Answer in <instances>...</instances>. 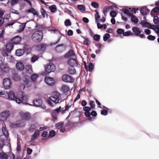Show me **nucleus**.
<instances>
[{
    "mask_svg": "<svg viewBox=\"0 0 159 159\" xmlns=\"http://www.w3.org/2000/svg\"><path fill=\"white\" fill-rule=\"evenodd\" d=\"M8 155L3 152L0 153V158L1 159H7Z\"/></svg>",
    "mask_w": 159,
    "mask_h": 159,
    "instance_id": "473e14b6",
    "label": "nucleus"
},
{
    "mask_svg": "<svg viewBox=\"0 0 159 159\" xmlns=\"http://www.w3.org/2000/svg\"><path fill=\"white\" fill-rule=\"evenodd\" d=\"M148 28L153 29L155 30L158 36H159V24H157L156 26L154 25H150L148 27Z\"/></svg>",
    "mask_w": 159,
    "mask_h": 159,
    "instance_id": "2eb2a0df",
    "label": "nucleus"
},
{
    "mask_svg": "<svg viewBox=\"0 0 159 159\" xmlns=\"http://www.w3.org/2000/svg\"><path fill=\"white\" fill-rule=\"evenodd\" d=\"M2 130L4 135L6 137H7L8 136V131L6 130V128H4V129H3V128H2Z\"/></svg>",
    "mask_w": 159,
    "mask_h": 159,
    "instance_id": "3c124183",
    "label": "nucleus"
},
{
    "mask_svg": "<svg viewBox=\"0 0 159 159\" xmlns=\"http://www.w3.org/2000/svg\"><path fill=\"white\" fill-rule=\"evenodd\" d=\"M15 125L17 127H22L25 126V124L23 122H20L15 124Z\"/></svg>",
    "mask_w": 159,
    "mask_h": 159,
    "instance_id": "79ce46f5",
    "label": "nucleus"
},
{
    "mask_svg": "<svg viewBox=\"0 0 159 159\" xmlns=\"http://www.w3.org/2000/svg\"><path fill=\"white\" fill-rule=\"evenodd\" d=\"M40 11L43 18L45 17V15L47 17L48 16V14L46 13L45 10L43 8H41L40 9Z\"/></svg>",
    "mask_w": 159,
    "mask_h": 159,
    "instance_id": "58836bf2",
    "label": "nucleus"
},
{
    "mask_svg": "<svg viewBox=\"0 0 159 159\" xmlns=\"http://www.w3.org/2000/svg\"><path fill=\"white\" fill-rule=\"evenodd\" d=\"M19 114L21 119L25 121L29 120L31 118V114L28 112H20Z\"/></svg>",
    "mask_w": 159,
    "mask_h": 159,
    "instance_id": "20e7f679",
    "label": "nucleus"
},
{
    "mask_svg": "<svg viewBox=\"0 0 159 159\" xmlns=\"http://www.w3.org/2000/svg\"><path fill=\"white\" fill-rule=\"evenodd\" d=\"M26 76H27L26 75L23 78V80L25 83L27 84L29 82V79H28V78L29 77L28 76L27 78Z\"/></svg>",
    "mask_w": 159,
    "mask_h": 159,
    "instance_id": "bf43d9fd",
    "label": "nucleus"
},
{
    "mask_svg": "<svg viewBox=\"0 0 159 159\" xmlns=\"http://www.w3.org/2000/svg\"><path fill=\"white\" fill-rule=\"evenodd\" d=\"M147 38L150 40L153 41L155 39V37L152 35H149L148 36Z\"/></svg>",
    "mask_w": 159,
    "mask_h": 159,
    "instance_id": "13d9d810",
    "label": "nucleus"
},
{
    "mask_svg": "<svg viewBox=\"0 0 159 159\" xmlns=\"http://www.w3.org/2000/svg\"><path fill=\"white\" fill-rule=\"evenodd\" d=\"M96 14H95V19L96 22H97L98 20L100 18V16L99 15L98 12L97 10H95Z\"/></svg>",
    "mask_w": 159,
    "mask_h": 159,
    "instance_id": "e433bc0d",
    "label": "nucleus"
},
{
    "mask_svg": "<svg viewBox=\"0 0 159 159\" xmlns=\"http://www.w3.org/2000/svg\"><path fill=\"white\" fill-rule=\"evenodd\" d=\"M44 67L45 71L48 73L53 72L56 70V66L52 63H50L45 65Z\"/></svg>",
    "mask_w": 159,
    "mask_h": 159,
    "instance_id": "39448f33",
    "label": "nucleus"
},
{
    "mask_svg": "<svg viewBox=\"0 0 159 159\" xmlns=\"http://www.w3.org/2000/svg\"><path fill=\"white\" fill-rule=\"evenodd\" d=\"M18 98L16 99V102L19 104L22 103L30 105L29 102V96L25 94L24 92H21L18 94Z\"/></svg>",
    "mask_w": 159,
    "mask_h": 159,
    "instance_id": "f03ea898",
    "label": "nucleus"
},
{
    "mask_svg": "<svg viewBox=\"0 0 159 159\" xmlns=\"http://www.w3.org/2000/svg\"><path fill=\"white\" fill-rule=\"evenodd\" d=\"M44 81L47 84L50 86L53 85L55 82L53 78L50 77H45Z\"/></svg>",
    "mask_w": 159,
    "mask_h": 159,
    "instance_id": "1a4fd4ad",
    "label": "nucleus"
},
{
    "mask_svg": "<svg viewBox=\"0 0 159 159\" xmlns=\"http://www.w3.org/2000/svg\"><path fill=\"white\" fill-rule=\"evenodd\" d=\"M50 100H47L48 103L51 106H53L52 101L55 104L61 102V95L58 92L55 91L53 92L52 93V95L49 98Z\"/></svg>",
    "mask_w": 159,
    "mask_h": 159,
    "instance_id": "f257e3e1",
    "label": "nucleus"
},
{
    "mask_svg": "<svg viewBox=\"0 0 159 159\" xmlns=\"http://www.w3.org/2000/svg\"><path fill=\"white\" fill-rule=\"evenodd\" d=\"M62 79L63 81L67 83H73L74 81V79L70 75H64L62 77Z\"/></svg>",
    "mask_w": 159,
    "mask_h": 159,
    "instance_id": "423d86ee",
    "label": "nucleus"
},
{
    "mask_svg": "<svg viewBox=\"0 0 159 159\" xmlns=\"http://www.w3.org/2000/svg\"><path fill=\"white\" fill-rule=\"evenodd\" d=\"M63 122H58L56 124L55 126L56 127V128L58 129H60L63 126Z\"/></svg>",
    "mask_w": 159,
    "mask_h": 159,
    "instance_id": "c03bdc74",
    "label": "nucleus"
},
{
    "mask_svg": "<svg viewBox=\"0 0 159 159\" xmlns=\"http://www.w3.org/2000/svg\"><path fill=\"white\" fill-rule=\"evenodd\" d=\"M6 15H5L4 17H0V28L2 26V24L4 23Z\"/></svg>",
    "mask_w": 159,
    "mask_h": 159,
    "instance_id": "8fccbe9b",
    "label": "nucleus"
},
{
    "mask_svg": "<svg viewBox=\"0 0 159 159\" xmlns=\"http://www.w3.org/2000/svg\"><path fill=\"white\" fill-rule=\"evenodd\" d=\"M83 110L85 111L84 115L87 117H90V111L91 110V108L88 107H83Z\"/></svg>",
    "mask_w": 159,
    "mask_h": 159,
    "instance_id": "ddd939ff",
    "label": "nucleus"
},
{
    "mask_svg": "<svg viewBox=\"0 0 159 159\" xmlns=\"http://www.w3.org/2000/svg\"><path fill=\"white\" fill-rule=\"evenodd\" d=\"M49 9L50 10L52 13L55 12L57 10L56 7L55 5H52L49 7Z\"/></svg>",
    "mask_w": 159,
    "mask_h": 159,
    "instance_id": "a19ab883",
    "label": "nucleus"
},
{
    "mask_svg": "<svg viewBox=\"0 0 159 159\" xmlns=\"http://www.w3.org/2000/svg\"><path fill=\"white\" fill-rule=\"evenodd\" d=\"M74 66H70L68 68V73L70 74H74L76 70L74 67Z\"/></svg>",
    "mask_w": 159,
    "mask_h": 159,
    "instance_id": "c85d7f7f",
    "label": "nucleus"
},
{
    "mask_svg": "<svg viewBox=\"0 0 159 159\" xmlns=\"http://www.w3.org/2000/svg\"><path fill=\"white\" fill-rule=\"evenodd\" d=\"M1 55L4 57L7 56L8 55L7 51L5 50L2 51Z\"/></svg>",
    "mask_w": 159,
    "mask_h": 159,
    "instance_id": "680f3d73",
    "label": "nucleus"
},
{
    "mask_svg": "<svg viewBox=\"0 0 159 159\" xmlns=\"http://www.w3.org/2000/svg\"><path fill=\"white\" fill-rule=\"evenodd\" d=\"M153 21L155 24H159V17L157 16H154Z\"/></svg>",
    "mask_w": 159,
    "mask_h": 159,
    "instance_id": "ea45409f",
    "label": "nucleus"
},
{
    "mask_svg": "<svg viewBox=\"0 0 159 159\" xmlns=\"http://www.w3.org/2000/svg\"><path fill=\"white\" fill-rule=\"evenodd\" d=\"M38 77V75L37 74H34L31 75L30 78L33 81L35 82Z\"/></svg>",
    "mask_w": 159,
    "mask_h": 159,
    "instance_id": "f704fd0d",
    "label": "nucleus"
},
{
    "mask_svg": "<svg viewBox=\"0 0 159 159\" xmlns=\"http://www.w3.org/2000/svg\"><path fill=\"white\" fill-rule=\"evenodd\" d=\"M56 135L55 131L53 130L50 131L49 133V136L51 137H54Z\"/></svg>",
    "mask_w": 159,
    "mask_h": 159,
    "instance_id": "864d4df0",
    "label": "nucleus"
},
{
    "mask_svg": "<svg viewBox=\"0 0 159 159\" xmlns=\"http://www.w3.org/2000/svg\"><path fill=\"white\" fill-rule=\"evenodd\" d=\"M107 111L105 110H103L101 111V114L104 116H106L107 114Z\"/></svg>",
    "mask_w": 159,
    "mask_h": 159,
    "instance_id": "69168bd1",
    "label": "nucleus"
},
{
    "mask_svg": "<svg viewBox=\"0 0 159 159\" xmlns=\"http://www.w3.org/2000/svg\"><path fill=\"white\" fill-rule=\"evenodd\" d=\"M24 69L25 70L26 73L27 74H31L33 72L31 67L29 65H26Z\"/></svg>",
    "mask_w": 159,
    "mask_h": 159,
    "instance_id": "cd10ccee",
    "label": "nucleus"
},
{
    "mask_svg": "<svg viewBox=\"0 0 159 159\" xmlns=\"http://www.w3.org/2000/svg\"><path fill=\"white\" fill-rule=\"evenodd\" d=\"M132 30L135 35L136 36H139V34L141 33V30L139 28L136 27H133Z\"/></svg>",
    "mask_w": 159,
    "mask_h": 159,
    "instance_id": "5701e85b",
    "label": "nucleus"
},
{
    "mask_svg": "<svg viewBox=\"0 0 159 159\" xmlns=\"http://www.w3.org/2000/svg\"><path fill=\"white\" fill-rule=\"evenodd\" d=\"M39 131L38 129H37L35 131L34 134L31 136V141L32 142L34 141L37 139V136L39 135Z\"/></svg>",
    "mask_w": 159,
    "mask_h": 159,
    "instance_id": "4be33fe9",
    "label": "nucleus"
},
{
    "mask_svg": "<svg viewBox=\"0 0 159 159\" xmlns=\"http://www.w3.org/2000/svg\"><path fill=\"white\" fill-rule=\"evenodd\" d=\"M11 84V80L9 78H6L3 80V85L6 89H9L10 88Z\"/></svg>",
    "mask_w": 159,
    "mask_h": 159,
    "instance_id": "6e6552de",
    "label": "nucleus"
},
{
    "mask_svg": "<svg viewBox=\"0 0 159 159\" xmlns=\"http://www.w3.org/2000/svg\"><path fill=\"white\" fill-rule=\"evenodd\" d=\"M153 12L157 13L158 15H159V7H156L154 8L151 11V14H152Z\"/></svg>",
    "mask_w": 159,
    "mask_h": 159,
    "instance_id": "72a5a7b5",
    "label": "nucleus"
},
{
    "mask_svg": "<svg viewBox=\"0 0 159 159\" xmlns=\"http://www.w3.org/2000/svg\"><path fill=\"white\" fill-rule=\"evenodd\" d=\"M33 104L35 106L39 107L41 106L42 104V101L40 99H35L32 102Z\"/></svg>",
    "mask_w": 159,
    "mask_h": 159,
    "instance_id": "4468645a",
    "label": "nucleus"
},
{
    "mask_svg": "<svg viewBox=\"0 0 159 159\" xmlns=\"http://www.w3.org/2000/svg\"><path fill=\"white\" fill-rule=\"evenodd\" d=\"M76 58L75 57L70 58L67 61V63L70 66H77L78 64L76 60Z\"/></svg>",
    "mask_w": 159,
    "mask_h": 159,
    "instance_id": "9d476101",
    "label": "nucleus"
},
{
    "mask_svg": "<svg viewBox=\"0 0 159 159\" xmlns=\"http://www.w3.org/2000/svg\"><path fill=\"white\" fill-rule=\"evenodd\" d=\"M16 67L17 70L21 71L24 69L25 66L23 63L18 62L16 64Z\"/></svg>",
    "mask_w": 159,
    "mask_h": 159,
    "instance_id": "a211bd4d",
    "label": "nucleus"
},
{
    "mask_svg": "<svg viewBox=\"0 0 159 159\" xmlns=\"http://www.w3.org/2000/svg\"><path fill=\"white\" fill-rule=\"evenodd\" d=\"M9 116V111H8L2 112L1 114V118L4 120H6Z\"/></svg>",
    "mask_w": 159,
    "mask_h": 159,
    "instance_id": "393cba45",
    "label": "nucleus"
},
{
    "mask_svg": "<svg viewBox=\"0 0 159 159\" xmlns=\"http://www.w3.org/2000/svg\"><path fill=\"white\" fill-rule=\"evenodd\" d=\"M141 13L143 15H146L149 12V10L146 6L141 8L140 10Z\"/></svg>",
    "mask_w": 159,
    "mask_h": 159,
    "instance_id": "f3484780",
    "label": "nucleus"
},
{
    "mask_svg": "<svg viewBox=\"0 0 159 159\" xmlns=\"http://www.w3.org/2000/svg\"><path fill=\"white\" fill-rule=\"evenodd\" d=\"M70 90V87L66 85H63L61 88V91L64 94H67Z\"/></svg>",
    "mask_w": 159,
    "mask_h": 159,
    "instance_id": "aec40b11",
    "label": "nucleus"
},
{
    "mask_svg": "<svg viewBox=\"0 0 159 159\" xmlns=\"http://www.w3.org/2000/svg\"><path fill=\"white\" fill-rule=\"evenodd\" d=\"M110 37V35L107 33L105 34L103 37V40L104 41H107Z\"/></svg>",
    "mask_w": 159,
    "mask_h": 159,
    "instance_id": "37998d69",
    "label": "nucleus"
},
{
    "mask_svg": "<svg viewBox=\"0 0 159 159\" xmlns=\"http://www.w3.org/2000/svg\"><path fill=\"white\" fill-rule=\"evenodd\" d=\"M122 11L123 12L125 13L131 17H132V16H134L132 13L130 12L129 10L128 9L123 8L122 10Z\"/></svg>",
    "mask_w": 159,
    "mask_h": 159,
    "instance_id": "7c9ffc66",
    "label": "nucleus"
},
{
    "mask_svg": "<svg viewBox=\"0 0 159 159\" xmlns=\"http://www.w3.org/2000/svg\"><path fill=\"white\" fill-rule=\"evenodd\" d=\"M13 43H12L9 42L7 43L6 45V48L7 51L8 52H10L12 50L13 48Z\"/></svg>",
    "mask_w": 159,
    "mask_h": 159,
    "instance_id": "b1692460",
    "label": "nucleus"
},
{
    "mask_svg": "<svg viewBox=\"0 0 159 159\" xmlns=\"http://www.w3.org/2000/svg\"><path fill=\"white\" fill-rule=\"evenodd\" d=\"M21 38L20 37L17 36L13 38L11 40V41L13 44H17L21 41Z\"/></svg>",
    "mask_w": 159,
    "mask_h": 159,
    "instance_id": "dca6fc26",
    "label": "nucleus"
},
{
    "mask_svg": "<svg viewBox=\"0 0 159 159\" xmlns=\"http://www.w3.org/2000/svg\"><path fill=\"white\" fill-rule=\"evenodd\" d=\"M39 58V57L37 56H33L32 57L31 61L32 62H34Z\"/></svg>",
    "mask_w": 159,
    "mask_h": 159,
    "instance_id": "e2e57ef3",
    "label": "nucleus"
},
{
    "mask_svg": "<svg viewBox=\"0 0 159 159\" xmlns=\"http://www.w3.org/2000/svg\"><path fill=\"white\" fill-rule=\"evenodd\" d=\"M94 65L92 63H90L89 65V68L90 71H92L94 69Z\"/></svg>",
    "mask_w": 159,
    "mask_h": 159,
    "instance_id": "5fc2aeb1",
    "label": "nucleus"
},
{
    "mask_svg": "<svg viewBox=\"0 0 159 159\" xmlns=\"http://www.w3.org/2000/svg\"><path fill=\"white\" fill-rule=\"evenodd\" d=\"M26 25V23H23L20 25L19 27V31L21 32L24 30L25 27Z\"/></svg>",
    "mask_w": 159,
    "mask_h": 159,
    "instance_id": "c9c22d12",
    "label": "nucleus"
},
{
    "mask_svg": "<svg viewBox=\"0 0 159 159\" xmlns=\"http://www.w3.org/2000/svg\"><path fill=\"white\" fill-rule=\"evenodd\" d=\"M8 98L11 100L15 101H16V99L18 98L15 96V94L13 92L10 91L7 93Z\"/></svg>",
    "mask_w": 159,
    "mask_h": 159,
    "instance_id": "f8f14e48",
    "label": "nucleus"
},
{
    "mask_svg": "<svg viewBox=\"0 0 159 159\" xmlns=\"http://www.w3.org/2000/svg\"><path fill=\"white\" fill-rule=\"evenodd\" d=\"M11 12L15 14H16L19 15V13L18 12V11L14 9H12L11 10Z\"/></svg>",
    "mask_w": 159,
    "mask_h": 159,
    "instance_id": "774afa93",
    "label": "nucleus"
},
{
    "mask_svg": "<svg viewBox=\"0 0 159 159\" xmlns=\"http://www.w3.org/2000/svg\"><path fill=\"white\" fill-rule=\"evenodd\" d=\"M110 8V7H105L103 10V13L105 15V13H107V11L108 10H109Z\"/></svg>",
    "mask_w": 159,
    "mask_h": 159,
    "instance_id": "338daca9",
    "label": "nucleus"
},
{
    "mask_svg": "<svg viewBox=\"0 0 159 159\" xmlns=\"http://www.w3.org/2000/svg\"><path fill=\"white\" fill-rule=\"evenodd\" d=\"M131 20L132 22L135 24H137L139 22L138 19L134 16L131 17Z\"/></svg>",
    "mask_w": 159,
    "mask_h": 159,
    "instance_id": "4c0bfd02",
    "label": "nucleus"
},
{
    "mask_svg": "<svg viewBox=\"0 0 159 159\" xmlns=\"http://www.w3.org/2000/svg\"><path fill=\"white\" fill-rule=\"evenodd\" d=\"M78 9L81 11H84L85 10V7L83 5H77Z\"/></svg>",
    "mask_w": 159,
    "mask_h": 159,
    "instance_id": "de8ad7c7",
    "label": "nucleus"
},
{
    "mask_svg": "<svg viewBox=\"0 0 159 159\" xmlns=\"http://www.w3.org/2000/svg\"><path fill=\"white\" fill-rule=\"evenodd\" d=\"M43 32L41 30H37L32 34L31 38L32 41L35 43L40 42L43 38Z\"/></svg>",
    "mask_w": 159,
    "mask_h": 159,
    "instance_id": "7ed1b4c3",
    "label": "nucleus"
},
{
    "mask_svg": "<svg viewBox=\"0 0 159 159\" xmlns=\"http://www.w3.org/2000/svg\"><path fill=\"white\" fill-rule=\"evenodd\" d=\"M65 25L66 26H69L71 25V23L69 19L66 20L65 21Z\"/></svg>",
    "mask_w": 159,
    "mask_h": 159,
    "instance_id": "603ef678",
    "label": "nucleus"
},
{
    "mask_svg": "<svg viewBox=\"0 0 159 159\" xmlns=\"http://www.w3.org/2000/svg\"><path fill=\"white\" fill-rule=\"evenodd\" d=\"M91 5L94 8H97L99 7L98 3L95 2H92Z\"/></svg>",
    "mask_w": 159,
    "mask_h": 159,
    "instance_id": "a18cd8bd",
    "label": "nucleus"
},
{
    "mask_svg": "<svg viewBox=\"0 0 159 159\" xmlns=\"http://www.w3.org/2000/svg\"><path fill=\"white\" fill-rule=\"evenodd\" d=\"M132 34L131 32L129 31H126L125 32H124L123 33V35L124 36H128Z\"/></svg>",
    "mask_w": 159,
    "mask_h": 159,
    "instance_id": "6e6d98bb",
    "label": "nucleus"
},
{
    "mask_svg": "<svg viewBox=\"0 0 159 159\" xmlns=\"http://www.w3.org/2000/svg\"><path fill=\"white\" fill-rule=\"evenodd\" d=\"M89 104L90 106V108L93 109H95V105L94 102L93 101H91L89 102Z\"/></svg>",
    "mask_w": 159,
    "mask_h": 159,
    "instance_id": "09e8293b",
    "label": "nucleus"
},
{
    "mask_svg": "<svg viewBox=\"0 0 159 159\" xmlns=\"http://www.w3.org/2000/svg\"><path fill=\"white\" fill-rule=\"evenodd\" d=\"M66 47L63 44L58 45L56 47L55 50L57 52L61 53L65 50Z\"/></svg>",
    "mask_w": 159,
    "mask_h": 159,
    "instance_id": "9b49d317",
    "label": "nucleus"
},
{
    "mask_svg": "<svg viewBox=\"0 0 159 159\" xmlns=\"http://www.w3.org/2000/svg\"><path fill=\"white\" fill-rule=\"evenodd\" d=\"M61 111V107L54 110L52 112L51 114L52 116V118L53 121L54 122L56 121L57 119V115L58 113Z\"/></svg>",
    "mask_w": 159,
    "mask_h": 159,
    "instance_id": "0eeeda50",
    "label": "nucleus"
},
{
    "mask_svg": "<svg viewBox=\"0 0 159 159\" xmlns=\"http://www.w3.org/2000/svg\"><path fill=\"white\" fill-rule=\"evenodd\" d=\"M116 11H111L110 13L111 16L112 18L115 17L116 16Z\"/></svg>",
    "mask_w": 159,
    "mask_h": 159,
    "instance_id": "4d7b16f0",
    "label": "nucleus"
},
{
    "mask_svg": "<svg viewBox=\"0 0 159 159\" xmlns=\"http://www.w3.org/2000/svg\"><path fill=\"white\" fill-rule=\"evenodd\" d=\"M140 24L143 27H147L148 28L150 25V23L147 22H145L144 20H142Z\"/></svg>",
    "mask_w": 159,
    "mask_h": 159,
    "instance_id": "2f4dec72",
    "label": "nucleus"
},
{
    "mask_svg": "<svg viewBox=\"0 0 159 159\" xmlns=\"http://www.w3.org/2000/svg\"><path fill=\"white\" fill-rule=\"evenodd\" d=\"M48 46L47 44L46 43H41L40 45H39L38 47L40 49V50L44 51L46 49V48Z\"/></svg>",
    "mask_w": 159,
    "mask_h": 159,
    "instance_id": "c756f323",
    "label": "nucleus"
},
{
    "mask_svg": "<svg viewBox=\"0 0 159 159\" xmlns=\"http://www.w3.org/2000/svg\"><path fill=\"white\" fill-rule=\"evenodd\" d=\"M25 52V51L23 49H17L16 51V54L18 56H20L22 55Z\"/></svg>",
    "mask_w": 159,
    "mask_h": 159,
    "instance_id": "bb28decb",
    "label": "nucleus"
},
{
    "mask_svg": "<svg viewBox=\"0 0 159 159\" xmlns=\"http://www.w3.org/2000/svg\"><path fill=\"white\" fill-rule=\"evenodd\" d=\"M94 39L97 41H98L100 39V36L98 34H96L93 36Z\"/></svg>",
    "mask_w": 159,
    "mask_h": 159,
    "instance_id": "49530a36",
    "label": "nucleus"
},
{
    "mask_svg": "<svg viewBox=\"0 0 159 159\" xmlns=\"http://www.w3.org/2000/svg\"><path fill=\"white\" fill-rule=\"evenodd\" d=\"M12 77L13 79L16 81H19L20 80V76L15 71H12Z\"/></svg>",
    "mask_w": 159,
    "mask_h": 159,
    "instance_id": "6ab92c4d",
    "label": "nucleus"
},
{
    "mask_svg": "<svg viewBox=\"0 0 159 159\" xmlns=\"http://www.w3.org/2000/svg\"><path fill=\"white\" fill-rule=\"evenodd\" d=\"M128 10H130L131 12H133L134 14H135L136 13V11L138 10V8H129Z\"/></svg>",
    "mask_w": 159,
    "mask_h": 159,
    "instance_id": "052dcab7",
    "label": "nucleus"
},
{
    "mask_svg": "<svg viewBox=\"0 0 159 159\" xmlns=\"http://www.w3.org/2000/svg\"><path fill=\"white\" fill-rule=\"evenodd\" d=\"M124 30L121 29H118L117 30V32L118 34H122L124 33Z\"/></svg>",
    "mask_w": 159,
    "mask_h": 159,
    "instance_id": "0e129e2a",
    "label": "nucleus"
},
{
    "mask_svg": "<svg viewBox=\"0 0 159 159\" xmlns=\"http://www.w3.org/2000/svg\"><path fill=\"white\" fill-rule=\"evenodd\" d=\"M65 57L66 58H69L71 57H75V58H76L74 52L72 50H70L65 55Z\"/></svg>",
    "mask_w": 159,
    "mask_h": 159,
    "instance_id": "412c9836",
    "label": "nucleus"
},
{
    "mask_svg": "<svg viewBox=\"0 0 159 159\" xmlns=\"http://www.w3.org/2000/svg\"><path fill=\"white\" fill-rule=\"evenodd\" d=\"M0 68L2 70L5 72H8L9 70V68L7 64H4L3 63H2Z\"/></svg>",
    "mask_w": 159,
    "mask_h": 159,
    "instance_id": "a878e982",
    "label": "nucleus"
}]
</instances>
